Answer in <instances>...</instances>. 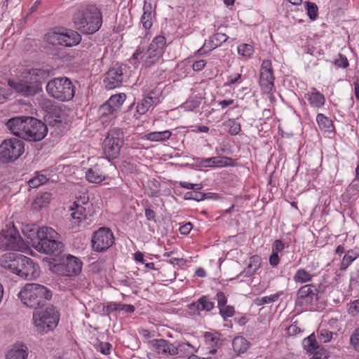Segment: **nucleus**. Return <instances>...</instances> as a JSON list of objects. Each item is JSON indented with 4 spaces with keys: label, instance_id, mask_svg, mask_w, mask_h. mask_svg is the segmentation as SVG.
I'll return each mask as SVG.
<instances>
[{
    "label": "nucleus",
    "instance_id": "nucleus-57",
    "mask_svg": "<svg viewBox=\"0 0 359 359\" xmlns=\"http://www.w3.org/2000/svg\"><path fill=\"white\" fill-rule=\"evenodd\" d=\"M202 196V191H194L191 190L186 192L183 198L186 201L193 200L199 202L202 201V199L201 198Z\"/></svg>",
    "mask_w": 359,
    "mask_h": 359
},
{
    "label": "nucleus",
    "instance_id": "nucleus-12",
    "mask_svg": "<svg viewBox=\"0 0 359 359\" xmlns=\"http://www.w3.org/2000/svg\"><path fill=\"white\" fill-rule=\"evenodd\" d=\"M25 151L23 140L12 137L6 139L0 145V162L6 163L18 159Z\"/></svg>",
    "mask_w": 359,
    "mask_h": 359
},
{
    "label": "nucleus",
    "instance_id": "nucleus-19",
    "mask_svg": "<svg viewBox=\"0 0 359 359\" xmlns=\"http://www.w3.org/2000/svg\"><path fill=\"white\" fill-rule=\"evenodd\" d=\"M29 116H18L12 117L7 120L6 126L11 131L12 134L23 140L25 133L26 128L28 125V120Z\"/></svg>",
    "mask_w": 359,
    "mask_h": 359
},
{
    "label": "nucleus",
    "instance_id": "nucleus-31",
    "mask_svg": "<svg viewBox=\"0 0 359 359\" xmlns=\"http://www.w3.org/2000/svg\"><path fill=\"white\" fill-rule=\"evenodd\" d=\"M51 201V194L48 192H43L37 195L32 203V210L39 211L46 208Z\"/></svg>",
    "mask_w": 359,
    "mask_h": 359
},
{
    "label": "nucleus",
    "instance_id": "nucleus-28",
    "mask_svg": "<svg viewBox=\"0 0 359 359\" xmlns=\"http://www.w3.org/2000/svg\"><path fill=\"white\" fill-rule=\"evenodd\" d=\"M312 92L308 93L305 95L311 107L319 109L323 107L325 103V97L320 91L317 90L316 88H312Z\"/></svg>",
    "mask_w": 359,
    "mask_h": 359
},
{
    "label": "nucleus",
    "instance_id": "nucleus-9",
    "mask_svg": "<svg viewBox=\"0 0 359 359\" xmlns=\"http://www.w3.org/2000/svg\"><path fill=\"white\" fill-rule=\"evenodd\" d=\"M63 252L64 248L59 255H52L55 262L53 271L62 276L73 277L80 274L83 264L81 259L70 254L63 255Z\"/></svg>",
    "mask_w": 359,
    "mask_h": 359
},
{
    "label": "nucleus",
    "instance_id": "nucleus-7",
    "mask_svg": "<svg viewBox=\"0 0 359 359\" xmlns=\"http://www.w3.org/2000/svg\"><path fill=\"white\" fill-rule=\"evenodd\" d=\"M46 89L50 97L60 102L72 100L76 93L75 85L67 76L56 77L47 81Z\"/></svg>",
    "mask_w": 359,
    "mask_h": 359
},
{
    "label": "nucleus",
    "instance_id": "nucleus-17",
    "mask_svg": "<svg viewBox=\"0 0 359 359\" xmlns=\"http://www.w3.org/2000/svg\"><path fill=\"white\" fill-rule=\"evenodd\" d=\"M127 65L116 63L112 68L109 69L104 79V84L107 89H114L122 86L123 81V73L126 71Z\"/></svg>",
    "mask_w": 359,
    "mask_h": 359
},
{
    "label": "nucleus",
    "instance_id": "nucleus-55",
    "mask_svg": "<svg viewBox=\"0 0 359 359\" xmlns=\"http://www.w3.org/2000/svg\"><path fill=\"white\" fill-rule=\"evenodd\" d=\"M219 314L224 320L227 318L233 317L235 313V309L233 306L226 305L223 308L219 309Z\"/></svg>",
    "mask_w": 359,
    "mask_h": 359
},
{
    "label": "nucleus",
    "instance_id": "nucleus-42",
    "mask_svg": "<svg viewBox=\"0 0 359 359\" xmlns=\"http://www.w3.org/2000/svg\"><path fill=\"white\" fill-rule=\"evenodd\" d=\"M307 15L311 21L316 20L318 17V7L316 3L306 1L304 2Z\"/></svg>",
    "mask_w": 359,
    "mask_h": 359
},
{
    "label": "nucleus",
    "instance_id": "nucleus-56",
    "mask_svg": "<svg viewBox=\"0 0 359 359\" xmlns=\"http://www.w3.org/2000/svg\"><path fill=\"white\" fill-rule=\"evenodd\" d=\"M95 348L104 355H109L112 348V345L109 342L100 341L98 344L95 346Z\"/></svg>",
    "mask_w": 359,
    "mask_h": 359
},
{
    "label": "nucleus",
    "instance_id": "nucleus-46",
    "mask_svg": "<svg viewBox=\"0 0 359 359\" xmlns=\"http://www.w3.org/2000/svg\"><path fill=\"white\" fill-rule=\"evenodd\" d=\"M283 292H278L276 294H271L269 296H265V297H262L261 298H257L256 300L257 304L260 306V305H263V304H267L275 302L279 299V297L281 295H283Z\"/></svg>",
    "mask_w": 359,
    "mask_h": 359
},
{
    "label": "nucleus",
    "instance_id": "nucleus-35",
    "mask_svg": "<svg viewBox=\"0 0 359 359\" xmlns=\"http://www.w3.org/2000/svg\"><path fill=\"white\" fill-rule=\"evenodd\" d=\"M172 135L170 130H166L162 132H151L144 135L145 140L151 142H164L170 139Z\"/></svg>",
    "mask_w": 359,
    "mask_h": 359
},
{
    "label": "nucleus",
    "instance_id": "nucleus-16",
    "mask_svg": "<svg viewBox=\"0 0 359 359\" xmlns=\"http://www.w3.org/2000/svg\"><path fill=\"white\" fill-rule=\"evenodd\" d=\"M275 76L271 60H263L259 69V85L264 93H271L274 88Z\"/></svg>",
    "mask_w": 359,
    "mask_h": 359
},
{
    "label": "nucleus",
    "instance_id": "nucleus-51",
    "mask_svg": "<svg viewBox=\"0 0 359 359\" xmlns=\"http://www.w3.org/2000/svg\"><path fill=\"white\" fill-rule=\"evenodd\" d=\"M122 172L127 174H135L137 172V166L135 163L130 161H123L121 165Z\"/></svg>",
    "mask_w": 359,
    "mask_h": 359
},
{
    "label": "nucleus",
    "instance_id": "nucleus-13",
    "mask_svg": "<svg viewBox=\"0 0 359 359\" xmlns=\"http://www.w3.org/2000/svg\"><path fill=\"white\" fill-rule=\"evenodd\" d=\"M115 238L111 229L107 226L100 227L93 233L91 246L96 252H104L114 243Z\"/></svg>",
    "mask_w": 359,
    "mask_h": 359
},
{
    "label": "nucleus",
    "instance_id": "nucleus-18",
    "mask_svg": "<svg viewBox=\"0 0 359 359\" xmlns=\"http://www.w3.org/2000/svg\"><path fill=\"white\" fill-rule=\"evenodd\" d=\"M42 108L48 114L49 124L55 126L63 121L64 111L56 102L50 100H46L43 103Z\"/></svg>",
    "mask_w": 359,
    "mask_h": 359
},
{
    "label": "nucleus",
    "instance_id": "nucleus-10",
    "mask_svg": "<svg viewBox=\"0 0 359 359\" xmlns=\"http://www.w3.org/2000/svg\"><path fill=\"white\" fill-rule=\"evenodd\" d=\"M123 142L124 133L122 129L114 128L107 133L102 143V149L105 158L109 161L118 157Z\"/></svg>",
    "mask_w": 359,
    "mask_h": 359
},
{
    "label": "nucleus",
    "instance_id": "nucleus-8",
    "mask_svg": "<svg viewBox=\"0 0 359 359\" xmlns=\"http://www.w3.org/2000/svg\"><path fill=\"white\" fill-rule=\"evenodd\" d=\"M295 306L323 311L326 304L320 301V297L315 287V283H309L301 286L297 291Z\"/></svg>",
    "mask_w": 359,
    "mask_h": 359
},
{
    "label": "nucleus",
    "instance_id": "nucleus-34",
    "mask_svg": "<svg viewBox=\"0 0 359 359\" xmlns=\"http://www.w3.org/2000/svg\"><path fill=\"white\" fill-rule=\"evenodd\" d=\"M314 276L315 275L310 273L306 269L300 268L294 275L293 280L297 283L303 284L311 282Z\"/></svg>",
    "mask_w": 359,
    "mask_h": 359
},
{
    "label": "nucleus",
    "instance_id": "nucleus-45",
    "mask_svg": "<svg viewBox=\"0 0 359 359\" xmlns=\"http://www.w3.org/2000/svg\"><path fill=\"white\" fill-rule=\"evenodd\" d=\"M43 51L50 55H52L53 57H61V48L56 45H51L47 42H45V43L42 46Z\"/></svg>",
    "mask_w": 359,
    "mask_h": 359
},
{
    "label": "nucleus",
    "instance_id": "nucleus-22",
    "mask_svg": "<svg viewBox=\"0 0 359 359\" xmlns=\"http://www.w3.org/2000/svg\"><path fill=\"white\" fill-rule=\"evenodd\" d=\"M222 334L217 331L204 332L203 337L205 344L208 346L209 354L215 355L217 353L218 348L222 344Z\"/></svg>",
    "mask_w": 359,
    "mask_h": 359
},
{
    "label": "nucleus",
    "instance_id": "nucleus-11",
    "mask_svg": "<svg viewBox=\"0 0 359 359\" xmlns=\"http://www.w3.org/2000/svg\"><path fill=\"white\" fill-rule=\"evenodd\" d=\"M24 247V240L19 228L13 222L7 224L0 231V249L1 250L18 251Z\"/></svg>",
    "mask_w": 359,
    "mask_h": 359
},
{
    "label": "nucleus",
    "instance_id": "nucleus-49",
    "mask_svg": "<svg viewBox=\"0 0 359 359\" xmlns=\"http://www.w3.org/2000/svg\"><path fill=\"white\" fill-rule=\"evenodd\" d=\"M226 126L229 128V133L231 135H236L241 130V123L233 118L229 119L226 121Z\"/></svg>",
    "mask_w": 359,
    "mask_h": 359
},
{
    "label": "nucleus",
    "instance_id": "nucleus-23",
    "mask_svg": "<svg viewBox=\"0 0 359 359\" xmlns=\"http://www.w3.org/2000/svg\"><path fill=\"white\" fill-rule=\"evenodd\" d=\"M86 208L87 207H84L78 202H74L70 207V210L72 211V217L77 221L79 224L83 222H85V224H89L91 221L90 219L91 214L89 210L87 211Z\"/></svg>",
    "mask_w": 359,
    "mask_h": 359
},
{
    "label": "nucleus",
    "instance_id": "nucleus-25",
    "mask_svg": "<svg viewBox=\"0 0 359 359\" xmlns=\"http://www.w3.org/2000/svg\"><path fill=\"white\" fill-rule=\"evenodd\" d=\"M63 36V46L73 47L79 44L81 41V34L76 30L61 27Z\"/></svg>",
    "mask_w": 359,
    "mask_h": 359
},
{
    "label": "nucleus",
    "instance_id": "nucleus-53",
    "mask_svg": "<svg viewBox=\"0 0 359 359\" xmlns=\"http://www.w3.org/2000/svg\"><path fill=\"white\" fill-rule=\"evenodd\" d=\"M261 264V257L258 255H254L250 257L248 266V268L252 269L257 272V271L260 268Z\"/></svg>",
    "mask_w": 359,
    "mask_h": 359
},
{
    "label": "nucleus",
    "instance_id": "nucleus-3",
    "mask_svg": "<svg viewBox=\"0 0 359 359\" xmlns=\"http://www.w3.org/2000/svg\"><path fill=\"white\" fill-rule=\"evenodd\" d=\"M1 266L25 280H33L40 275L39 266L32 259L15 252L4 255Z\"/></svg>",
    "mask_w": 359,
    "mask_h": 359
},
{
    "label": "nucleus",
    "instance_id": "nucleus-14",
    "mask_svg": "<svg viewBox=\"0 0 359 359\" xmlns=\"http://www.w3.org/2000/svg\"><path fill=\"white\" fill-rule=\"evenodd\" d=\"M166 46V39L163 35H158L154 38L150 43L147 54L148 56L144 60V66L149 68L156 64L162 57Z\"/></svg>",
    "mask_w": 359,
    "mask_h": 359
},
{
    "label": "nucleus",
    "instance_id": "nucleus-1",
    "mask_svg": "<svg viewBox=\"0 0 359 359\" xmlns=\"http://www.w3.org/2000/svg\"><path fill=\"white\" fill-rule=\"evenodd\" d=\"M24 236V246L29 245L41 253L59 255L65 245L58 241V233L49 226H39L36 224H20Z\"/></svg>",
    "mask_w": 359,
    "mask_h": 359
},
{
    "label": "nucleus",
    "instance_id": "nucleus-33",
    "mask_svg": "<svg viewBox=\"0 0 359 359\" xmlns=\"http://www.w3.org/2000/svg\"><path fill=\"white\" fill-rule=\"evenodd\" d=\"M120 306L121 302H110L106 305L102 304H101L102 310L100 311V315L102 316H108L109 318L111 314L117 316V313L121 311Z\"/></svg>",
    "mask_w": 359,
    "mask_h": 359
},
{
    "label": "nucleus",
    "instance_id": "nucleus-26",
    "mask_svg": "<svg viewBox=\"0 0 359 359\" xmlns=\"http://www.w3.org/2000/svg\"><path fill=\"white\" fill-rule=\"evenodd\" d=\"M155 15V11H153L151 2L144 0L143 6V14L140 22L145 29H149L153 25V18Z\"/></svg>",
    "mask_w": 359,
    "mask_h": 359
},
{
    "label": "nucleus",
    "instance_id": "nucleus-63",
    "mask_svg": "<svg viewBox=\"0 0 359 359\" xmlns=\"http://www.w3.org/2000/svg\"><path fill=\"white\" fill-rule=\"evenodd\" d=\"M215 299L217 301V307L218 309L223 308L227 304V297L225 294L222 291H217L215 297Z\"/></svg>",
    "mask_w": 359,
    "mask_h": 359
},
{
    "label": "nucleus",
    "instance_id": "nucleus-27",
    "mask_svg": "<svg viewBox=\"0 0 359 359\" xmlns=\"http://www.w3.org/2000/svg\"><path fill=\"white\" fill-rule=\"evenodd\" d=\"M44 41L51 45L63 46L61 27H55L44 35Z\"/></svg>",
    "mask_w": 359,
    "mask_h": 359
},
{
    "label": "nucleus",
    "instance_id": "nucleus-60",
    "mask_svg": "<svg viewBox=\"0 0 359 359\" xmlns=\"http://www.w3.org/2000/svg\"><path fill=\"white\" fill-rule=\"evenodd\" d=\"M176 348L177 349V354L187 355L189 353V349H194V347L189 342H185L179 344L176 346Z\"/></svg>",
    "mask_w": 359,
    "mask_h": 359
},
{
    "label": "nucleus",
    "instance_id": "nucleus-58",
    "mask_svg": "<svg viewBox=\"0 0 359 359\" xmlns=\"http://www.w3.org/2000/svg\"><path fill=\"white\" fill-rule=\"evenodd\" d=\"M333 332L326 329L320 330L318 339L320 342L327 343L332 339Z\"/></svg>",
    "mask_w": 359,
    "mask_h": 359
},
{
    "label": "nucleus",
    "instance_id": "nucleus-2",
    "mask_svg": "<svg viewBox=\"0 0 359 359\" xmlns=\"http://www.w3.org/2000/svg\"><path fill=\"white\" fill-rule=\"evenodd\" d=\"M51 71L43 69H32L22 76L19 81L8 80V85L24 97L34 96L43 91V84L48 81Z\"/></svg>",
    "mask_w": 359,
    "mask_h": 359
},
{
    "label": "nucleus",
    "instance_id": "nucleus-39",
    "mask_svg": "<svg viewBox=\"0 0 359 359\" xmlns=\"http://www.w3.org/2000/svg\"><path fill=\"white\" fill-rule=\"evenodd\" d=\"M99 113L102 118L110 117L111 119L116 117L117 111L108 101H106L100 107Z\"/></svg>",
    "mask_w": 359,
    "mask_h": 359
},
{
    "label": "nucleus",
    "instance_id": "nucleus-50",
    "mask_svg": "<svg viewBox=\"0 0 359 359\" xmlns=\"http://www.w3.org/2000/svg\"><path fill=\"white\" fill-rule=\"evenodd\" d=\"M303 54H309L312 56L317 57L323 54V51L320 48H318L312 45L306 44L302 47Z\"/></svg>",
    "mask_w": 359,
    "mask_h": 359
},
{
    "label": "nucleus",
    "instance_id": "nucleus-61",
    "mask_svg": "<svg viewBox=\"0 0 359 359\" xmlns=\"http://www.w3.org/2000/svg\"><path fill=\"white\" fill-rule=\"evenodd\" d=\"M313 354L312 358L315 359H327V351L324 347L319 346L318 349L310 353Z\"/></svg>",
    "mask_w": 359,
    "mask_h": 359
},
{
    "label": "nucleus",
    "instance_id": "nucleus-41",
    "mask_svg": "<svg viewBox=\"0 0 359 359\" xmlns=\"http://www.w3.org/2000/svg\"><path fill=\"white\" fill-rule=\"evenodd\" d=\"M237 164V159L226 156L216 157L215 167L217 168L234 167Z\"/></svg>",
    "mask_w": 359,
    "mask_h": 359
},
{
    "label": "nucleus",
    "instance_id": "nucleus-5",
    "mask_svg": "<svg viewBox=\"0 0 359 359\" xmlns=\"http://www.w3.org/2000/svg\"><path fill=\"white\" fill-rule=\"evenodd\" d=\"M23 305L35 311L48 305L53 297V291L38 283H27L18 294Z\"/></svg>",
    "mask_w": 359,
    "mask_h": 359
},
{
    "label": "nucleus",
    "instance_id": "nucleus-24",
    "mask_svg": "<svg viewBox=\"0 0 359 359\" xmlns=\"http://www.w3.org/2000/svg\"><path fill=\"white\" fill-rule=\"evenodd\" d=\"M29 348L22 341H16L7 352L6 359H27Z\"/></svg>",
    "mask_w": 359,
    "mask_h": 359
},
{
    "label": "nucleus",
    "instance_id": "nucleus-47",
    "mask_svg": "<svg viewBox=\"0 0 359 359\" xmlns=\"http://www.w3.org/2000/svg\"><path fill=\"white\" fill-rule=\"evenodd\" d=\"M255 52L254 47L248 43H242L238 46V53L245 57H250Z\"/></svg>",
    "mask_w": 359,
    "mask_h": 359
},
{
    "label": "nucleus",
    "instance_id": "nucleus-30",
    "mask_svg": "<svg viewBox=\"0 0 359 359\" xmlns=\"http://www.w3.org/2000/svg\"><path fill=\"white\" fill-rule=\"evenodd\" d=\"M316 122L321 131L333 133L336 132L335 126L332 119L322 113H318L316 116Z\"/></svg>",
    "mask_w": 359,
    "mask_h": 359
},
{
    "label": "nucleus",
    "instance_id": "nucleus-44",
    "mask_svg": "<svg viewBox=\"0 0 359 359\" xmlns=\"http://www.w3.org/2000/svg\"><path fill=\"white\" fill-rule=\"evenodd\" d=\"M126 95L125 93H118L111 95L107 100L110 104L117 111L126 100Z\"/></svg>",
    "mask_w": 359,
    "mask_h": 359
},
{
    "label": "nucleus",
    "instance_id": "nucleus-43",
    "mask_svg": "<svg viewBox=\"0 0 359 359\" xmlns=\"http://www.w3.org/2000/svg\"><path fill=\"white\" fill-rule=\"evenodd\" d=\"M196 165L200 168H214L215 167L216 157L210 158H194Z\"/></svg>",
    "mask_w": 359,
    "mask_h": 359
},
{
    "label": "nucleus",
    "instance_id": "nucleus-37",
    "mask_svg": "<svg viewBox=\"0 0 359 359\" xmlns=\"http://www.w3.org/2000/svg\"><path fill=\"white\" fill-rule=\"evenodd\" d=\"M163 90L164 88L161 86V83H158L153 89L149 90L146 95L149 97L153 100V102H155V106H157L161 104L164 99L163 95Z\"/></svg>",
    "mask_w": 359,
    "mask_h": 359
},
{
    "label": "nucleus",
    "instance_id": "nucleus-59",
    "mask_svg": "<svg viewBox=\"0 0 359 359\" xmlns=\"http://www.w3.org/2000/svg\"><path fill=\"white\" fill-rule=\"evenodd\" d=\"M145 203H146V205L144 208V211H145V217H147V219L148 221H152L156 223L157 221L156 212L151 208V205L149 204H148L147 201H146Z\"/></svg>",
    "mask_w": 359,
    "mask_h": 359
},
{
    "label": "nucleus",
    "instance_id": "nucleus-40",
    "mask_svg": "<svg viewBox=\"0 0 359 359\" xmlns=\"http://www.w3.org/2000/svg\"><path fill=\"white\" fill-rule=\"evenodd\" d=\"M302 345L304 348L308 352L311 353L318 348L320 346L314 333H312L309 337L304 339Z\"/></svg>",
    "mask_w": 359,
    "mask_h": 359
},
{
    "label": "nucleus",
    "instance_id": "nucleus-4",
    "mask_svg": "<svg viewBox=\"0 0 359 359\" xmlns=\"http://www.w3.org/2000/svg\"><path fill=\"white\" fill-rule=\"evenodd\" d=\"M76 30L83 34H93L102 25V13L95 4L81 7L72 18Z\"/></svg>",
    "mask_w": 359,
    "mask_h": 359
},
{
    "label": "nucleus",
    "instance_id": "nucleus-62",
    "mask_svg": "<svg viewBox=\"0 0 359 359\" xmlns=\"http://www.w3.org/2000/svg\"><path fill=\"white\" fill-rule=\"evenodd\" d=\"M350 344L354 349L359 351V327H357L350 337Z\"/></svg>",
    "mask_w": 359,
    "mask_h": 359
},
{
    "label": "nucleus",
    "instance_id": "nucleus-6",
    "mask_svg": "<svg viewBox=\"0 0 359 359\" xmlns=\"http://www.w3.org/2000/svg\"><path fill=\"white\" fill-rule=\"evenodd\" d=\"M60 313L53 304L39 309L33 313L32 322L34 331L39 335L53 332L58 325Z\"/></svg>",
    "mask_w": 359,
    "mask_h": 359
},
{
    "label": "nucleus",
    "instance_id": "nucleus-48",
    "mask_svg": "<svg viewBox=\"0 0 359 359\" xmlns=\"http://www.w3.org/2000/svg\"><path fill=\"white\" fill-rule=\"evenodd\" d=\"M201 101L198 97H191L183 103L182 107L187 111H194L198 108L201 105Z\"/></svg>",
    "mask_w": 359,
    "mask_h": 359
},
{
    "label": "nucleus",
    "instance_id": "nucleus-54",
    "mask_svg": "<svg viewBox=\"0 0 359 359\" xmlns=\"http://www.w3.org/2000/svg\"><path fill=\"white\" fill-rule=\"evenodd\" d=\"M241 73L231 74L227 77V81L224 84V86L231 87L233 85L240 83L243 81Z\"/></svg>",
    "mask_w": 359,
    "mask_h": 359
},
{
    "label": "nucleus",
    "instance_id": "nucleus-21",
    "mask_svg": "<svg viewBox=\"0 0 359 359\" xmlns=\"http://www.w3.org/2000/svg\"><path fill=\"white\" fill-rule=\"evenodd\" d=\"M150 345L155 348L158 354L175 355H177L176 346L164 339H156L149 341Z\"/></svg>",
    "mask_w": 359,
    "mask_h": 359
},
{
    "label": "nucleus",
    "instance_id": "nucleus-64",
    "mask_svg": "<svg viewBox=\"0 0 359 359\" xmlns=\"http://www.w3.org/2000/svg\"><path fill=\"white\" fill-rule=\"evenodd\" d=\"M347 311L352 317L356 316L359 313V299L351 302Z\"/></svg>",
    "mask_w": 359,
    "mask_h": 359
},
{
    "label": "nucleus",
    "instance_id": "nucleus-36",
    "mask_svg": "<svg viewBox=\"0 0 359 359\" xmlns=\"http://www.w3.org/2000/svg\"><path fill=\"white\" fill-rule=\"evenodd\" d=\"M86 179L90 183L99 184L105 180V176L98 168H90L86 172Z\"/></svg>",
    "mask_w": 359,
    "mask_h": 359
},
{
    "label": "nucleus",
    "instance_id": "nucleus-38",
    "mask_svg": "<svg viewBox=\"0 0 359 359\" xmlns=\"http://www.w3.org/2000/svg\"><path fill=\"white\" fill-rule=\"evenodd\" d=\"M156 107L155 102L148 96L145 95L141 101L138 102L136 106V112L139 115L145 114L151 107Z\"/></svg>",
    "mask_w": 359,
    "mask_h": 359
},
{
    "label": "nucleus",
    "instance_id": "nucleus-52",
    "mask_svg": "<svg viewBox=\"0 0 359 359\" xmlns=\"http://www.w3.org/2000/svg\"><path fill=\"white\" fill-rule=\"evenodd\" d=\"M333 64L337 68L346 69L349 67V62L345 55L338 54V58L335 59Z\"/></svg>",
    "mask_w": 359,
    "mask_h": 359
},
{
    "label": "nucleus",
    "instance_id": "nucleus-32",
    "mask_svg": "<svg viewBox=\"0 0 359 359\" xmlns=\"http://www.w3.org/2000/svg\"><path fill=\"white\" fill-rule=\"evenodd\" d=\"M250 345V343L242 336H237L232 341L233 349L237 355L247 351Z\"/></svg>",
    "mask_w": 359,
    "mask_h": 359
},
{
    "label": "nucleus",
    "instance_id": "nucleus-20",
    "mask_svg": "<svg viewBox=\"0 0 359 359\" xmlns=\"http://www.w3.org/2000/svg\"><path fill=\"white\" fill-rule=\"evenodd\" d=\"M215 298L210 295H202L197 301L191 303L189 309L194 314L199 316L201 311L210 312L215 308Z\"/></svg>",
    "mask_w": 359,
    "mask_h": 359
},
{
    "label": "nucleus",
    "instance_id": "nucleus-29",
    "mask_svg": "<svg viewBox=\"0 0 359 359\" xmlns=\"http://www.w3.org/2000/svg\"><path fill=\"white\" fill-rule=\"evenodd\" d=\"M358 257H359L358 247L347 250L340 263L339 269L342 271H346Z\"/></svg>",
    "mask_w": 359,
    "mask_h": 359
},
{
    "label": "nucleus",
    "instance_id": "nucleus-15",
    "mask_svg": "<svg viewBox=\"0 0 359 359\" xmlns=\"http://www.w3.org/2000/svg\"><path fill=\"white\" fill-rule=\"evenodd\" d=\"M28 125L24 135V140L28 142H39L42 140L48 133V126L41 120L29 116Z\"/></svg>",
    "mask_w": 359,
    "mask_h": 359
}]
</instances>
